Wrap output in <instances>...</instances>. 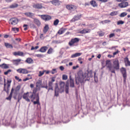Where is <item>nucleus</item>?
I'll list each match as a JSON object with an SVG mask.
<instances>
[{"label": "nucleus", "mask_w": 130, "mask_h": 130, "mask_svg": "<svg viewBox=\"0 0 130 130\" xmlns=\"http://www.w3.org/2000/svg\"><path fill=\"white\" fill-rule=\"evenodd\" d=\"M78 76L75 77L76 83L77 85H78L79 82L82 83L84 80H89V77H92V71H87L84 74L82 72H78Z\"/></svg>", "instance_id": "obj_1"}, {"label": "nucleus", "mask_w": 130, "mask_h": 130, "mask_svg": "<svg viewBox=\"0 0 130 130\" xmlns=\"http://www.w3.org/2000/svg\"><path fill=\"white\" fill-rule=\"evenodd\" d=\"M79 41V39L77 38L72 39L69 43V44L70 46H73L74 44L78 42Z\"/></svg>", "instance_id": "obj_2"}, {"label": "nucleus", "mask_w": 130, "mask_h": 130, "mask_svg": "<svg viewBox=\"0 0 130 130\" xmlns=\"http://www.w3.org/2000/svg\"><path fill=\"white\" fill-rule=\"evenodd\" d=\"M113 66L115 67L116 70H117L119 69V62L117 59L116 58L113 60Z\"/></svg>", "instance_id": "obj_3"}, {"label": "nucleus", "mask_w": 130, "mask_h": 130, "mask_svg": "<svg viewBox=\"0 0 130 130\" xmlns=\"http://www.w3.org/2000/svg\"><path fill=\"white\" fill-rule=\"evenodd\" d=\"M18 22V20L15 18L11 19L9 21L10 24L12 25H15L17 24Z\"/></svg>", "instance_id": "obj_4"}, {"label": "nucleus", "mask_w": 130, "mask_h": 130, "mask_svg": "<svg viewBox=\"0 0 130 130\" xmlns=\"http://www.w3.org/2000/svg\"><path fill=\"white\" fill-rule=\"evenodd\" d=\"M56 86L55 87V96L57 97L59 95V93H61L60 92V89L59 88L58 86L57 83L55 84Z\"/></svg>", "instance_id": "obj_5"}, {"label": "nucleus", "mask_w": 130, "mask_h": 130, "mask_svg": "<svg viewBox=\"0 0 130 130\" xmlns=\"http://www.w3.org/2000/svg\"><path fill=\"white\" fill-rule=\"evenodd\" d=\"M41 18L45 21H47L50 20L51 18V17L47 15H41Z\"/></svg>", "instance_id": "obj_6"}, {"label": "nucleus", "mask_w": 130, "mask_h": 130, "mask_svg": "<svg viewBox=\"0 0 130 130\" xmlns=\"http://www.w3.org/2000/svg\"><path fill=\"white\" fill-rule=\"evenodd\" d=\"M59 83L60 92L61 93H62L64 91L65 83L63 82H60Z\"/></svg>", "instance_id": "obj_7"}, {"label": "nucleus", "mask_w": 130, "mask_h": 130, "mask_svg": "<svg viewBox=\"0 0 130 130\" xmlns=\"http://www.w3.org/2000/svg\"><path fill=\"white\" fill-rule=\"evenodd\" d=\"M37 96H38V97H39V94H34L32 93L31 95L29 96V98L31 99V101H33V100L35 99H36L37 98Z\"/></svg>", "instance_id": "obj_8"}, {"label": "nucleus", "mask_w": 130, "mask_h": 130, "mask_svg": "<svg viewBox=\"0 0 130 130\" xmlns=\"http://www.w3.org/2000/svg\"><path fill=\"white\" fill-rule=\"evenodd\" d=\"M17 71L20 73L27 74L28 73V71L26 69L20 68L17 70Z\"/></svg>", "instance_id": "obj_9"}, {"label": "nucleus", "mask_w": 130, "mask_h": 130, "mask_svg": "<svg viewBox=\"0 0 130 130\" xmlns=\"http://www.w3.org/2000/svg\"><path fill=\"white\" fill-rule=\"evenodd\" d=\"M128 5V3L127 2H125L119 3L118 5V6L121 8H123L126 7Z\"/></svg>", "instance_id": "obj_10"}, {"label": "nucleus", "mask_w": 130, "mask_h": 130, "mask_svg": "<svg viewBox=\"0 0 130 130\" xmlns=\"http://www.w3.org/2000/svg\"><path fill=\"white\" fill-rule=\"evenodd\" d=\"M66 8L68 9L73 10L76 9L77 8V7L73 5H67L66 6Z\"/></svg>", "instance_id": "obj_11"}, {"label": "nucleus", "mask_w": 130, "mask_h": 130, "mask_svg": "<svg viewBox=\"0 0 130 130\" xmlns=\"http://www.w3.org/2000/svg\"><path fill=\"white\" fill-rule=\"evenodd\" d=\"M121 71L123 74V77L124 78V80L125 81L126 77V70L125 69L122 68L121 70Z\"/></svg>", "instance_id": "obj_12"}, {"label": "nucleus", "mask_w": 130, "mask_h": 130, "mask_svg": "<svg viewBox=\"0 0 130 130\" xmlns=\"http://www.w3.org/2000/svg\"><path fill=\"white\" fill-rule=\"evenodd\" d=\"M28 93V92L24 93L23 95V98L24 99H25L26 101L28 102H29L30 101V100L28 98L29 96Z\"/></svg>", "instance_id": "obj_13"}, {"label": "nucleus", "mask_w": 130, "mask_h": 130, "mask_svg": "<svg viewBox=\"0 0 130 130\" xmlns=\"http://www.w3.org/2000/svg\"><path fill=\"white\" fill-rule=\"evenodd\" d=\"M55 6H59L61 2L58 0H54L51 2Z\"/></svg>", "instance_id": "obj_14"}, {"label": "nucleus", "mask_w": 130, "mask_h": 130, "mask_svg": "<svg viewBox=\"0 0 130 130\" xmlns=\"http://www.w3.org/2000/svg\"><path fill=\"white\" fill-rule=\"evenodd\" d=\"M33 6L34 8L38 9H41L43 7L42 5L41 4H34Z\"/></svg>", "instance_id": "obj_15"}, {"label": "nucleus", "mask_w": 130, "mask_h": 130, "mask_svg": "<svg viewBox=\"0 0 130 130\" xmlns=\"http://www.w3.org/2000/svg\"><path fill=\"white\" fill-rule=\"evenodd\" d=\"M21 60L20 59H18L16 60H13L11 61L14 64L17 65Z\"/></svg>", "instance_id": "obj_16"}, {"label": "nucleus", "mask_w": 130, "mask_h": 130, "mask_svg": "<svg viewBox=\"0 0 130 130\" xmlns=\"http://www.w3.org/2000/svg\"><path fill=\"white\" fill-rule=\"evenodd\" d=\"M13 54L15 56L18 55L20 56H23L24 53L22 52L19 51L18 52H15L13 53Z\"/></svg>", "instance_id": "obj_17"}, {"label": "nucleus", "mask_w": 130, "mask_h": 130, "mask_svg": "<svg viewBox=\"0 0 130 130\" xmlns=\"http://www.w3.org/2000/svg\"><path fill=\"white\" fill-rule=\"evenodd\" d=\"M48 48L46 46H43L41 47L39 51L42 53L45 52L47 49Z\"/></svg>", "instance_id": "obj_18"}, {"label": "nucleus", "mask_w": 130, "mask_h": 130, "mask_svg": "<svg viewBox=\"0 0 130 130\" xmlns=\"http://www.w3.org/2000/svg\"><path fill=\"white\" fill-rule=\"evenodd\" d=\"M34 23L36 24L38 26H39L41 25V22L38 19L34 18Z\"/></svg>", "instance_id": "obj_19"}, {"label": "nucleus", "mask_w": 130, "mask_h": 130, "mask_svg": "<svg viewBox=\"0 0 130 130\" xmlns=\"http://www.w3.org/2000/svg\"><path fill=\"white\" fill-rule=\"evenodd\" d=\"M90 31V30H88L87 29H84L83 30H81L79 31L80 33L82 34H85L86 33H88Z\"/></svg>", "instance_id": "obj_20"}, {"label": "nucleus", "mask_w": 130, "mask_h": 130, "mask_svg": "<svg viewBox=\"0 0 130 130\" xmlns=\"http://www.w3.org/2000/svg\"><path fill=\"white\" fill-rule=\"evenodd\" d=\"M69 83L68 81L67 82L65 86V91L66 93H69Z\"/></svg>", "instance_id": "obj_21"}, {"label": "nucleus", "mask_w": 130, "mask_h": 130, "mask_svg": "<svg viewBox=\"0 0 130 130\" xmlns=\"http://www.w3.org/2000/svg\"><path fill=\"white\" fill-rule=\"evenodd\" d=\"M24 14L27 16L28 17L31 18H32V17H33L34 15V14L29 12L25 13Z\"/></svg>", "instance_id": "obj_22"}, {"label": "nucleus", "mask_w": 130, "mask_h": 130, "mask_svg": "<svg viewBox=\"0 0 130 130\" xmlns=\"http://www.w3.org/2000/svg\"><path fill=\"white\" fill-rule=\"evenodd\" d=\"M106 66L107 67L109 68L112 65L110 60H107L106 62Z\"/></svg>", "instance_id": "obj_23"}, {"label": "nucleus", "mask_w": 130, "mask_h": 130, "mask_svg": "<svg viewBox=\"0 0 130 130\" xmlns=\"http://www.w3.org/2000/svg\"><path fill=\"white\" fill-rule=\"evenodd\" d=\"M0 67L3 69H6L9 68V65L5 63L0 65Z\"/></svg>", "instance_id": "obj_24"}, {"label": "nucleus", "mask_w": 130, "mask_h": 130, "mask_svg": "<svg viewBox=\"0 0 130 130\" xmlns=\"http://www.w3.org/2000/svg\"><path fill=\"white\" fill-rule=\"evenodd\" d=\"M81 54L82 53H76L75 54L72 55L71 56V58H74L77 57L81 55Z\"/></svg>", "instance_id": "obj_25"}, {"label": "nucleus", "mask_w": 130, "mask_h": 130, "mask_svg": "<svg viewBox=\"0 0 130 130\" xmlns=\"http://www.w3.org/2000/svg\"><path fill=\"white\" fill-rule=\"evenodd\" d=\"M49 28L48 25H46L43 28V31L44 33L45 34L48 30Z\"/></svg>", "instance_id": "obj_26"}, {"label": "nucleus", "mask_w": 130, "mask_h": 130, "mask_svg": "<svg viewBox=\"0 0 130 130\" xmlns=\"http://www.w3.org/2000/svg\"><path fill=\"white\" fill-rule=\"evenodd\" d=\"M25 61L29 64H30L33 62V60L31 58H28Z\"/></svg>", "instance_id": "obj_27"}, {"label": "nucleus", "mask_w": 130, "mask_h": 130, "mask_svg": "<svg viewBox=\"0 0 130 130\" xmlns=\"http://www.w3.org/2000/svg\"><path fill=\"white\" fill-rule=\"evenodd\" d=\"M80 18V16L78 15L75 16L73 18L72 21V22H74L75 21L79 19Z\"/></svg>", "instance_id": "obj_28"}, {"label": "nucleus", "mask_w": 130, "mask_h": 130, "mask_svg": "<svg viewBox=\"0 0 130 130\" xmlns=\"http://www.w3.org/2000/svg\"><path fill=\"white\" fill-rule=\"evenodd\" d=\"M18 6V5L16 3L13 4L9 6V8H14L17 7Z\"/></svg>", "instance_id": "obj_29"}, {"label": "nucleus", "mask_w": 130, "mask_h": 130, "mask_svg": "<svg viewBox=\"0 0 130 130\" xmlns=\"http://www.w3.org/2000/svg\"><path fill=\"white\" fill-rule=\"evenodd\" d=\"M124 61L126 66H130V62L127 58H126L124 59Z\"/></svg>", "instance_id": "obj_30"}, {"label": "nucleus", "mask_w": 130, "mask_h": 130, "mask_svg": "<svg viewBox=\"0 0 130 130\" xmlns=\"http://www.w3.org/2000/svg\"><path fill=\"white\" fill-rule=\"evenodd\" d=\"M90 3L91 5L94 7L97 6L98 5L96 3L95 1L94 0H92L90 2Z\"/></svg>", "instance_id": "obj_31"}, {"label": "nucleus", "mask_w": 130, "mask_h": 130, "mask_svg": "<svg viewBox=\"0 0 130 130\" xmlns=\"http://www.w3.org/2000/svg\"><path fill=\"white\" fill-rule=\"evenodd\" d=\"M109 70L112 73H115V69H116L115 68L114 66H111L109 68Z\"/></svg>", "instance_id": "obj_32"}, {"label": "nucleus", "mask_w": 130, "mask_h": 130, "mask_svg": "<svg viewBox=\"0 0 130 130\" xmlns=\"http://www.w3.org/2000/svg\"><path fill=\"white\" fill-rule=\"evenodd\" d=\"M5 45L6 47L7 48H13V46L11 44L8 43H5Z\"/></svg>", "instance_id": "obj_33"}, {"label": "nucleus", "mask_w": 130, "mask_h": 130, "mask_svg": "<svg viewBox=\"0 0 130 130\" xmlns=\"http://www.w3.org/2000/svg\"><path fill=\"white\" fill-rule=\"evenodd\" d=\"M37 98L36 100V101L34 102V104H37L38 105H40V104L39 102V97L37 96Z\"/></svg>", "instance_id": "obj_34"}, {"label": "nucleus", "mask_w": 130, "mask_h": 130, "mask_svg": "<svg viewBox=\"0 0 130 130\" xmlns=\"http://www.w3.org/2000/svg\"><path fill=\"white\" fill-rule=\"evenodd\" d=\"M2 121H3V124L5 125H7L9 124V123L8 122L7 120L2 119Z\"/></svg>", "instance_id": "obj_35"}, {"label": "nucleus", "mask_w": 130, "mask_h": 130, "mask_svg": "<svg viewBox=\"0 0 130 130\" xmlns=\"http://www.w3.org/2000/svg\"><path fill=\"white\" fill-rule=\"evenodd\" d=\"M42 84V81L41 80H39L36 83V86L37 87H39Z\"/></svg>", "instance_id": "obj_36"}, {"label": "nucleus", "mask_w": 130, "mask_h": 130, "mask_svg": "<svg viewBox=\"0 0 130 130\" xmlns=\"http://www.w3.org/2000/svg\"><path fill=\"white\" fill-rule=\"evenodd\" d=\"M70 87H74V80H70Z\"/></svg>", "instance_id": "obj_37"}, {"label": "nucleus", "mask_w": 130, "mask_h": 130, "mask_svg": "<svg viewBox=\"0 0 130 130\" xmlns=\"http://www.w3.org/2000/svg\"><path fill=\"white\" fill-rule=\"evenodd\" d=\"M117 12L116 11H113L111 12L110 14V15L111 16H113L117 15Z\"/></svg>", "instance_id": "obj_38"}, {"label": "nucleus", "mask_w": 130, "mask_h": 130, "mask_svg": "<svg viewBox=\"0 0 130 130\" xmlns=\"http://www.w3.org/2000/svg\"><path fill=\"white\" fill-rule=\"evenodd\" d=\"M127 13L126 12H123L121 13L120 15V17H123L126 16Z\"/></svg>", "instance_id": "obj_39"}, {"label": "nucleus", "mask_w": 130, "mask_h": 130, "mask_svg": "<svg viewBox=\"0 0 130 130\" xmlns=\"http://www.w3.org/2000/svg\"><path fill=\"white\" fill-rule=\"evenodd\" d=\"M96 75V73L95 72L94 73V81L96 83L98 82V78L97 76L95 75Z\"/></svg>", "instance_id": "obj_40"}, {"label": "nucleus", "mask_w": 130, "mask_h": 130, "mask_svg": "<svg viewBox=\"0 0 130 130\" xmlns=\"http://www.w3.org/2000/svg\"><path fill=\"white\" fill-rule=\"evenodd\" d=\"M68 78V76L65 74L63 75L62 76V79L63 80H66Z\"/></svg>", "instance_id": "obj_41"}, {"label": "nucleus", "mask_w": 130, "mask_h": 130, "mask_svg": "<svg viewBox=\"0 0 130 130\" xmlns=\"http://www.w3.org/2000/svg\"><path fill=\"white\" fill-rule=\"evenodd\" d=\"M29 25L30 27L31 28L34 29L36 28V27L35 25L33 23H30V24Z\"/></svg>", "instance_id": "obj_42"}, {"label": "nucleus", "mask_w": 130, "mask_h": 130, "mask_svg": "<svg viewBox=\"0 0 130 130\" xmlns=\"http://www.w3.org/2000/svg\"><path fill=\"white\" fill-rule=\"evenodd\" d=\"M36 56L39 58H43L44 57V55L41 54H38L36 55Z\"/></svg>", "instance_id": "obj_43"}, {"label": "nucleus", "mask_w": 130, "mask_h": 130, "mask_svg": "<svg viewBox=\"0 0 130 130\" xmlns=\"http://www.w3.org/2000/svg\"><path fill=\"white\" fill-rule=\"evenodd\" d=\"M53 51V49L51 48L48 50L47 52V53L48 54H50L52 53Z\"/></svg>", "instance_id": "obj_44"}, {"label": "nucleus", "mask_w": 130, "mask_h": 130, "mask_svg": "<svg viewBox=\"0 0 130 130\" xmlns=\"http://www.w3.org/2000/svg\"><path fill=\"white\" fill-rule=\"evenodd\" d=\"M22 98V95L20 94H19L18 97V102H19L21 100Z\"/></svg>", "instance_id": "obj_45"}, {"label": "nucleus", "mask_w": 130, "mask_h": 130, "mask_svg": "<svg viewBox=\"0 0 130 130\" xmlns=\"http://www.w3.org/2000/svg\"><path fill=\"white\" fill-rule=\"evenodd\" d=\"M59 22V20L58 19H56L54 21V24L55 25H56L58 24Z\"/></svg>", "instance_id": "obj_46"}, {"label": "nucleus", "mask_w": 130, "mask_h": 130, "mask_svg": "<svg viewBox=\"0 0 130 130\" xmlns=\"http://www.w3.org/2000/svg\"><path fill=\"white\" fill-rule=\"evenodd\" d=\"M20 88V85L18 86L15 89V91H19Z\"/></svg>", "instance_id": "obj_47"}, {"label": "nucleus", "mask_w": 130, "mask_h": 130, "mask_svg": "<svg viewBox=\"0 0 130 130\" xmlns=\"http://www.w3.org/2000/svg\"><path fill=\"white\" fill-rule=\"evenodd\" d=\"M64 32V31L63 30H62V29H60L58 31L57 33L60 34H62Z\"/></svg>", "instance_id": "obj_48"}, {"label": "nucleus", "mask_w": 130, "mask_h": 130, "mask_svg": "<svg viewBox=\"0 0 130 130\" xmlns=\"http://www.w3.org/2000/svg\"><path fill=\"white\" fill-rule=\"evenodd\" d=\"M11 70L10 69L8 70L7 71L5 72H4V74L5 75H7L8 74L11 72Z\"/></svg>", "instance_id": "obj_49"}, {"label": "nucleus", "mask_w": 130, "mask_h": 130, "mask_svg": "<svg viewBox=\"0 0 130 130\" xmlns=\"http://www.w3.org/2000/svg\"><path fill=\"white\" fill-rule=\"evenodd\" d=\"M12 94H10L9 96L6 98V99L8 100H10L12 97Z\"/></svg>", "instance_id": "obj_50"}, {"label": "nucleus", "mask_w": 130, "mask_h": 130, "mask_svg": "<svg viewBox=\"0 0 130 130\" xmlns=\"http://www.w3.org/2000/svg\"><path fill=\"white\" fill-rule=\"evenodd\" d=\"M57 72L56 69H53L51 71V73L52 74H54Z\"/></svg>", "instance_id": "obj_51"}, {"label": "nucleus", "mask_w": 130, "mask_h": 130, "mask_svg": "<svg viewBox=\"0 0 130 130\" xmlns=\"http://www.w3.org/2000/svg\"><path fill=\"white\" fill-rule=\"evenodd\" d=\"M124 23V22L121 20H120L117 22V24L118 25H119L120 24H123Z\"/></svg>", "instance_id": "obj_52"}, {"label": "nucleus", "mask_w": 130, "mask_h": 130, "mask_svg": "<svg viewBox=\"0 0 130 130\" xmlns=\"http://www.w3.org/2000/svg\"><path fill=\"white\" fill-rule=\"evenodd\" d=\"M45 71H44L43 72L40 71L39 72V76H41L42 75L44 74V72Z\"/></svg>", "instance_id": "obj_53"}, {"label": "nucleus", "mask_w": 130, "mask_h": 130, "mask_svg": "<svg viewBox=\"0 0 130 130\" xmlns=\"http://www.w3.org/2000/svg\"><path fill=\"white\" fill-rule=\"evenodd\" d=\"M119 51L118 50H117L116 52H114L113 53V56H112L113 57H114V56L117 54L119 52Z\"/></svg>", "instance_id": "obj_54"}, {"label": "nucleus", "mask_w": 130, "mask_h": 130, "mask_svg": "<svg viewBox=\"0 0 130 130\" xmlns=\"http://www.w3.org/2000/svg\"><path fill=\"white\" fill-rule=\"evenodd\" d=\"M12 30L14 31H19V29L17 28H12Z\"/></svg>", "instance_id": "obj_55"}, {"label": "nucleus", "mask_w": 130, "mask_h": 130, "mask_svg": "<svg viewBox=\"0 0 130 130\" xmlns=\"http://www.w3.org/2000/svg\"><path fill=\"white\" fill-rule=\"evenodd\" d=\"M28 26V25L26 24H24L23 26V27H24V30H26L28 29V28L27 27Z\"/></svg>", "instance_id": "obj_56"}, {"label": "nucleus", "mask_w": 130, "mask_h": 130, "mask_svg": "<svg viewBox=\"0 0 130 130\" xmlns=\"http://www.w3.org/2000/svg\"><path fill=\"white\" fill-rule=\"evenodd\" d=\"M32 78V77H31L30 78H29L28 77H26L25 79H23V80L24 82H25L27 80H28L29 79H31Z\"/></svg>", "instance_id": "obj_57"}, {"label": "nucleus", "mask_w": 130, "mask_h": 130, "mask_svg": "<svg viewBox=\"0 0 130 130\" xmlns=\"http://www.w3.org/2000/svg\"><path fill=\"white\" fill-rule=\"evenodd\" d=\"M98 33L99 36H102L104 35V33L101 31L98 32Z\"/></svg>", "instance_id": "obj_58"}, {"label": "nucleus", "mask_w": 130, "mask_h": 130, "mask_svg": "<svg viewBox=\"0 0 130 130\" xmlns=\"http://www.w3.org/2000/svg\"><path fill=\"white\" fill-rule=\"evenodd\" d=\"M48 86L49 87H53L52 85H53V83L51 82H50L49 81L48 82Z\"/></svg>", "instance_id": "obj_59"}, {"label": "nucleus", "mask_w": 130, "mask_h": 130, "mask_svg": "<svg viewBox=\"0 0 130 130\" xmlns=\"http://www.w3.org/2000/svg\"><path fill=\"white\" fill-rule=\"evenodd\" d=\"M52 43H53L58 44L60 43V42L58 41L54 40L52 41Z\"/></svg>", "instance_id": "obj_60"}, {"label": "nucleus", "mask_w": 130, "mask_h": 130, "mask_svg": "<svg viewBox=\"0 0 130 130\" xmlns=\"http://www.w3.org/2000/svg\"><path fill=\"white\" fill-rule=\"evenodd\" d=\"M56 78L55 77H53L51 78V81H50L51 82H53L55 81V78Z\"/></svg>", "instance_id": "obj_61"}, {"label": "nucleus", "mask_w": 130, "mask_h": 130, "mask_svg": "<svg viewBox=\"0 0 130 130\" xmlns=\"http://www.w3.org/2000/svg\"><path fill=\"white\" fill-rule=\"evenodd\" d=\"M121 31V30L119 29H116L113 30V31L115 32V31L116 32H120Z\"/></svg>", "instance_id": "obj_62"}, {"label": "nucleus", "mask_w": 130, "mask_h": 130, "mask_svg": "<svg viewBox=\"0 0 130 130\" xmlns=\"http://www.w3.org/2000/svg\"><path fill=\"white\" fill-rule=\"evenodd\" d=\"M37 91V88H35L33 91V92L32 93L36 94V92Z\"/></svg>", "instance_id": "obj_63"}, {"label": "nucleus", "mask_w": 130, "mask_h": 130, "mask_svg": "<svg viewBox=\"0 0 130 130\" xmlns=\"http://www.w3.org/2000/svg\"><path fill=\"white\" fill-rule=\"evenodd\" d=\"M115 36V34L114 33H112L110 34L109 35V37L110 38H112Z\"/></svg>", "instance_id": "obj_64"}]
</instances>
